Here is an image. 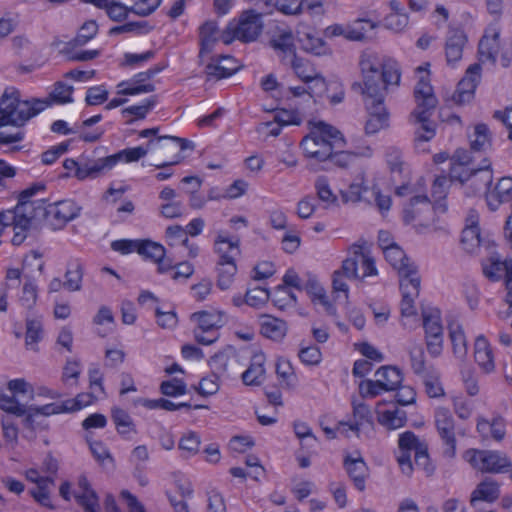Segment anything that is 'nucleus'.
I'll return each mask as SVG.
<instances>
[{"instance_id": "3c124183", "label": "nucleus", "mask_w": 512, "mask_h": 512, "mask_svg": "<svg viewBox=\"0 0 512 512\" xmlns=\"http://www.w3.org/2000/svg\"><path fill=\"white\" fill-rule=\"evenodd\" d=\"M285 65H290L297 77L305 83L313 79L317 70L305 59L297 57V55L289 60Z\"/></svg>"}, {"instance_id": "2f4dec72", "label": "nucleus", "mask_w": 512, "mask_h": 512, "mask_svg": "<svg viewBox=\"0 0 512 512\" xmlns=\"http://www.w3.org/2000/svg\"><path fill=\"white\" fill-rule=\"evenodd\" d=\"M191 319L197 323L195 330H219L225 323L220 311H198L191 315Z\"/></svg>"}, {"instance_id": "f704fd0d", "label": "nucleus", "mask_w": 512, "mask_h": 512, "mask_svg": "<svg viewBox=\"0 0 512 512\" xmlns=\"http://www.w3.org/2000/svg\"><path fill=\"white\" fill-rule=\"evenodd\" d=\"M474 357L479 367L486 373L494 370L492 350L484 336L477 337L474 345Z\"/></svg>"}, {"instance_id": "72a5a7b5", "label": "nucleus", "mask_w": 512, "mask_h": 512, "mask_svg": "<svg viewBox=\"0 0 512 512\" xmlns=\"http://www.w3.org/2000/svg\"><path fill=\"white\" fill-rule=\"evenodd\" d=\"M260 325L262 335L275 341L283 339L287 332L286 323L270 315H262Z\"/></svg>"}, {"instance_id": "4c0bfd02", "label": "nucleus", "mask_w": 512, "mask_h": 512, "mask_svg": "<svg viewBox=\"0 0 512 512\" xmlns=\"http://www.w3.org/2000/svg\"><path fill=\"white\" fill-rule=\"evenodd\" d=\"M83 270V264L79 259H73L68 262L65 272V289L71 292L81 289Z\"/></svg>"}, {"instance_id": "de8ad7c7", "label": "nucleus", "mask_w": 512, "mask_h": 512, "mask_svg": "<svg viewBox=\"0 0 512 512\" xmlns=\"http://www.w3.org/2000/svg\"><path fill=\"white\" fill-rule=\"evenodd\" d=\"M276 374L281 385L286 389H294L297 385V376L291 363L285 359H279L276 363Z\"/></svg>"}, {"instance_id": "20e7f679", "label": "nucleus", "mask_w": 512, "mask_h": 512, "mask_svg": "<svg viewBox=\"0 0 512 512\" xmlns=\"http://www.w3.org/2000/svg\"><path fill=\"white\" fill-rule=\"evenodd\" d=\"M49 102L40 99L21 100L20 92L11 87L0 98V128L23 127L32 117L42 112Z\"/></svg>"}, {"instance_id": "4d7b16f0", "label": "nucleus", "mask_w": 512, "mask_h": 512, "mask_svg": "<svg viewBox=\"0 0 512 512\" xmlns=\"http://www.w3.org/2000/svg\"><path fill=\"white\" fill-rule=\"evenodd\" d=\"M54 486L53 483H46L42 481V484L37 485L35 488L29 490V494L33 499L40 505L49 509H54V505L50 499L51 488Z\"/></svg>"}, {"instance_id": "9b49d317", "label": "nucleus", "mask_w": 512, "mask_h": 512, "mask_svg": "<svg viewBox=\"0 0 512 512\" xmlns=\"http://www.w3.org/2000/svg\"><path fill=\"white\" fill-rule=\"evenodd\" d=\"M148 148H150V150H158V154L162 158H165L169 155H174L177 152H180V151H183L186 149H193L194 144L185 138H180V137H176V136H160V137H157L156 139H151L148 142ZM179 162H180V157L175 155L174 159L163 160L159 163L154 164V166L159 169L167 168L169 166L176 165Z\"/></svg>"}, {"instance_id": "680f3d73", "label": "nucleus", "mask_w": 512, "mask_h": 512, "mask_svg": "<svg viewBox=\"0 0 512 512\" xmlns=\"http://www.w3.org/2000/svg\"><path fill=\"white\" fill-rule=\"evenodd\" d=\"M237 67H224L219 59L212 60L206 65L205 73L209 78L222 79L233 75Z\"/></svg>"}, {"instance_id": "a19ab883", "label": "nucleus", "mask_w": 512, "mask_h": 512, "mask_svg": "<svg viewBox=\"0 0 512 512\" xmlns=\"http://www.w3.org/2000/svg\"><path fill=\"white\" fill-rule=\"evenodd\" d=\"M112 420L116 426L117 432L124 438H130L132 434H136V426L131 416L121 408L112 410Z\"/></svg>"}, {"instance_id": "f8f14e48", "label": "nucleus", "mask_w": 512, "mask_h": 512, "mask_svg": "<svg viewBox=\"0 0 512 512\" xmlns=\"http://www.w3.org/2000/svg\"><path fill=\"white\" fill-rule=\"evenodd\" d=\"M422 318L427 349L432 356L436 357L441 353L443 344L440 310L435 307H423Z\"/></svg>"}, {"instance_id": "49530a36", "label": "nucleus", "mask_w": 512, "mask_h": 512, "mask_svg": "<svg viewBox=\"0 0 512 512\" xmlns=\"http://www.w3.org/2000/svg\"><path fill=\"white\" fill-rule=\"evenodd\" d=\"M470 147L474 152L485 151L491 146L489 129L486 124L480 123L474 127V132L469 136Z\"/></svg>"}, {"instance_id": "4be33fe9", "label": "nucleus", "mask_w": 512, "mask_h": 512, "mask_svg": "<svg viewBox=\"0 0 512 512\" xmlns=\"http://www.w3.org/2000/svg\"><path fill=\"white\" fill-rule=\"evenodd\" d=\"M349 426V430L358 433L365 427L373 426V419L370 408L365 403H355L353 402V414L352 419L348 422H339L337 427V431L343 433L341 427Z\"/></svg>"}, {"instance_id": "13d9d810", "label": "nucleus", "mask_w": 512, "mask_h": 512, "mask_svg": "<svg viewBox=\"0 0 512 512\" xmlns=\"http://www.w3.org/2000/svg\"><path fill=\"white\" fill-rule=\"evenodd\" d=\"M42 338V323L39 319H28L26 323L25 342L28 347L36 349V343Z\"/></svg>"}, {"instance_id": "774afa93", "label": "nucleus", "mask_w": 512, "mask_h": 512, "mask_svg": "<svg viewBox=\"0 0 512 512\" xmlns=\"http://www.w3.org/2000/svg\"><path fill=\"white\" fill-rule=\"evenodd\" d=\"M103 8L106 10L109 18L113 21L125 20L131 12L128 6L116 1H107Z\"/></svg>"}, {"instance_id": "a878e982", "label": "nucleus", "mask_w": 512, "mask_h": 512, "mask_svg": "<svg viewBox=\"0 0 512 512\" xmlns=\"http://www.w3.org/2000/svg\"><path fill=\"white\" fill-rule=\"evenodd\" d=\"M344 466L355 487L363 491L365 489V480L368 476V467L363 458L360 455L357 457L348 455L345 457Z\"/></svg>"}, {"instance_id": "c85d7f7f", "label": "nucleus", "mask_w": 512, "mask_h": 512, "mask_svg": "<svg viewBox=\"0 0 512 512\" xmlns=\"http://www.w3.org/2000/svg\"><path fill=\"white\" fill-rule=\"evenodd\" d=\"M430 210L431 203L429 198L426 195H415L404 207L403 220L406 224H410L417 219H425L423 214L430 212Z\"/></svg>"}, {"instance_id": "09e8293b", "label": "nucleus", "mask_w": 512, "mask_h": 512, "mask_svg": "<svg viewBox=\"0 0 512 512\" xmlns=\"http://www.w3.org/2000/svg\"><path fill=\"white\" fill-rule=\"evenodd\" d=\"M236 273V263H217V286L221 290L229 289L234 281Z\"/></svg>"}, {"instance_id": "dca6fc26", "label": "nucleus", "mask_w": 512, "mask_h": 512, "mask_svg": "<svg viewBox=\"0 0 512 512\" xmlns=\"http://www.w3.org/2000/svg\"><path fill=\"white\" fill-rule=\"evenodd\" d=\"M144 259L151 260L158 264V272L164 273L172 268V263L163 262L166 254L165 248L154 241L149 239H140L136 251Z\"/></svg>"}, {"instance_id": "b1692460", "label": "nucleus", "mask_w": 512, "mask_h": 512, "mask_svg": "<svg viewBox=\"0 0 512 512\" xmlns=\"http://www.w3.org/2000/svg\"><path fill=\"white\" fill-rule=\"evenodd\" d=\"M240 240L238 238H229L219 233L214 242L215 252L219 256L217 263H236V258L240 255Z\"/></svg>"}, {"instance_id": "ddd939ff", "label": "nucleus", "mask_w": 512, "mask_h": 512, "mask_svg": "<svg viewBox=\"0 0 512 512\" xmlns=\"http://www.w3.org/2000/svg\"><path fill=\"white\" fill-rule=\"evenodd\" d=\"M480 78L481 65L479 63L470 65L466 70L465 76L458 83L452 100L458 105H464L472 101Z\"/></svg>"}, {"instance_id": "f3484780", "label": "nucleus", "mask_w": 512, "mask_h": 512, "mask_svg": "<svg viewBox=\"0 0 512 512\" xmlns=\"http://www.w3.org/2000/svg\"><path fill=\"white\" fill-rule=\"evenodd\" d=\"M74 498L85 512H98V495L91 487L87 477L84 475H81L78 478L77 490L74 492Z\"/></svg>"}, {"instance_id": "f257e3e1", "label": "nucleus", "mask_w": 512, "mask_h": 512, "mask_svg": "<svg viewBox=\"0 0 512 512\" xmlns=\"http://www.w3.org/2000/svg\"><path fill=\"white\" fill-rule=\"evenodd\" d=\"M43 186L30 187L21 192L19 202L14 209L2 215L5 225L14 224L13 245H20L27 237V231L38 220L43 219L44 225L56 231L79 216L81 207L73 200H61L45 205L43 200L31 201L30 198Z\"/></svg>"}, {"instance_id": "37998d69", "label": "nucleus", "mask_w": 512, "mask_h": 512, "mask_svg": "<svg viewBox=\"0 0 512 512\" xmlns=\"http://www.w3.org/2000/svg\"><path fill=\"white\" fill-rule=\"evenodd\" d=\"M499 32H494L492 37L483 36L478 45L479 60L496 61V52L498 47Z\"/></svg>"}, {"instance_id": "2eb2a0df", "label": "nucleus", "mask_w": 512, "mask_h": 512, "mask_svg": "<svg viewBox=\"0 0 512 512\" xmlns=\"http://www.w3.org/2000/svg\"><path fill=\"white\" fill-rule=\"evenodd\" d=\"M425 444V442L420 441L419 438L411 431H406L399 435L396 458L400 469L404 474L409 476L413 471L411 452L417 451L419 445Z\"/></svg>"}, {"instance_id": "7c9ffc66", "label": "nucleus", "mask_w": 512, "mask_h": 512, "mask_svg": "<svg viewBox=\"0 0 512 512\" xmlns=\"http://www.w3.org/2000/svg\"><path fill=\"white\" fill-rule=\"evenodd\" d=\"M222 40V35H219V30L216 22L207 21L200 28L201 48L199 58L203 61L204 57L212 52L214 44Z\"/></svg>"}, {"instance_id": "e433bc0d", "label": "nucleus", "mask_w": 512, "mask_h": 512, "mask_svg": "<svg viewBox=\"0 0 512 512\" xmlns=\"http://www.w3.org/2000/svg\"><path fill=\"white\" fill-rule=\"evenodd\" d=\"M144 72L138 73L130 83L121 82L118 87L120 90L118 94L122 95H137L141 93H150L155 90V86L151 83H144L150 78H146Z\"/></svg>"}, {"instance_id": "bf43d9fd", "label": "nucleus", "mask_w": 512, "mask_h": 512, "mask_svg": "<svg viewBox=\"0 0 512 512\" xmlns=\"http://www.w3.org/2000/svg\"><path fill=\"white\" fill-rule=\"evenodd\" d=\"M270 293L266 288L254 287L245 293V303L251 307L259 308L269 300Z\"/></svg>"}, {"instance_id": "423d86ee", "label": "nucleus", "mask_w": 512, "mask_h": 512, "mask_svg": "<svg viewBox=\"0 0 512 512\" xmlns=\"http://www.w3.org/2000/svg\"><path fill=\"white\" fill-rule=\"evenodd\" d=\"M262 16L257 9L243 11L237 22H230L222 33V41L230 44L234 39L248 43L255 41L263 30Z\"/></svg>"}, {"instance_id": "052dcab7", "label": "nucleus", "mask_w": 512, "mask_h": 512, "mask_svg": "<svg viewBox=\"0 0 512 512\" xmlns=\"http://www.w3.org/2000/svg\"><path fill=\"white\" fill-rule=\"evenodd\" d=\"M149 150L150 148H148V145L146 147L138 146L133 148H127L122 151H119L116 154H113L112 157L115 158V165L120 160H124L127 163L135 162L146 156Z\"/></svg>"}, {"instance_id": "4468645a", "label": "nucleus", "mask_w": 512, "mask_h": 512, "mask_svg": "<svg viewBox=\"0 0 512 512\" xmlns=\"http://www.w3.org/2000/svg\"><path fill=\"white\" fill-rule=\"evenodd\" d=\"M383 254L387 262L398 272L399 280L420 277L417 266L399 245L388 248Z\"/></svg>"}, {"instance_id": "c9c22d12", "label": "nucleus", "mask_w": 512, "mask_h": 512, "mask_svg": "<svg viewBox=\"0 0 512 512\" xmlns=\"http://www.w3.org/2000/svg\"><path fill=\"white\" fill-rule=\"evenodd\" d=\"M265 356L262 353L254 354L246 371L242 373V380L246 385H259L264 380Z\"/></svg>"}, {"instance_id": "0eeeda50", "label": "nucleus", "mask_w": 512, "mask_h": 512, "mask_svg": "<svg viewBox=\"0 0 512 512\" xmlns=\"http://www.w3.org/2000/svg\"><path fill=\"white\" fill-rule=\"evenodd\" d=\"M490 161L484 160V165L478 169H471L460 173L461 167H452L450 170L451 180H458L465 186V194L467 196L478 195L488 188L492 183V172L490 168Z\"/></svg>"}, {"instance_id": "5fc2aeb1", "label": "nucleus", "mask_w": 512, "mask_h": 512, "mask_svg": "<svg viewBox=\"0 0 512 512\" xmlns=\"http://www.w3.org/2000/svg\"><path fill=\"white\" fill-rule=\"evenodd\" d=\"M37 285L30 277H25V282L22 287L21 296L19 298L20 304L26 309H32L37 301Z\"/></svg>"}, {"instance_id": "c03bdc74", "label": "nucleus", "mask_w": 512, "mask_h": 512, "mask_svg": "<svg viewBox=\"0 0 512 512\" xmlns=\"http://www.w3.org/2000/svg\"><path fill=\"white\" fill-rule=\"evenodd\" d=\"M449 337L452 342L454 354L462 358L467 353V341L463 328L457 323H449Z\"/></svg>"}, {"instance_id": "cd10ccee", "label": "nucleus", "mask_w": 512, "mask_h": 512, "mask_svg": "<svg viewBox=\"0 0 512 512\" xmlns=\"http://www.w3.org/2000/svg\"><path fill=\"white\" fill-rule=\"evenodd\" d=\"M356 264L357 259H345L342 262V266L340 269L334 271L332 277V285L333 289L337 292H344L347 296L348 294V284L346 283V279L353 280L356 277Z\"/></svg>"}, {"instance_id": "603ef678", "label": "nucleus", "mask_w": 512, "mask_h": 512, "mask_svg": "<svg viewBox=\"0 0 512 512\" xmlns=\"http://www.w3.org/2000/svg\"><path fill=\"white\" fill-rule=\"evenodd\" d=\"M510 260L511 259L501 261L498 258L491 257L488 263H483L482 265L484 275L492 281H497L502 277V273L504 272V277L506 278L507 263Z\"/></svg>"}, {"instance_id": "bb28decb", "label": "nucleus", "mask_w": 512, "mask_h": 512, "mask_svg": "<svg viewBox=\"0 0 512 512\" xmlns=\"http://www.w3.org/2000/svg\"><path fill=\"white\" fill-rule=\"evenodd\" d=\"M357 259L355 279L377 275L374 259L361 246H353L346 259Z\"/></svg>"}, {"instance_id": "39448f33", "label": "nucleus", "mask_w": 512, "mask_h": 512, "mask_svg": "<svg viewBox=\"0 0 512 512\" xmlns=\"http://www.w3.org/2000/svg\"><path fill=\"white\" fill-rule=\"evenodd\" d=\"M345 143V139L338 129L320 121L302 139L301 147L308 158L327 161L332 151L343 149Z\"/></svg>"}, {"instance_id": "0e129e2a", "label": "nucleus", "mask_w": 512, "mask_h": 512, "mask_svg": "<svg viewBox=\"0 0 512 512\" xmlns=\"http://www.w3.org/2000/svg\"><path fill=\"white\" fill-rule=\"evenodd\" d=\"M0 408L18 417L24 415L26 412V406L20 404L14 395L9 396L4 393H0Z\"/></svg>"}, {"instance_id": "e2e57ef3", "label": "nucleus", "mask_w": 512, "mask_h": 512, "mask_svg": "<svg viewBox=\"0 0 512 512\" xmlns=\"http://www.w3.org/2000/svg\"><path fill=\"white\" fill-rule=\"evenodd\" d=\"M162 0H133L129 6L131 13L140 17H146L152 14L161 4Z\"/></svg>"}, {"instance_id": "c756f323", "label": "nucleus", "mask_w": 512, "mask_h": 512, "mask_svg": "<svg viewBox=\"0 0 512 512\" xmlns=\"http://www.w3.org/2000/svg\"><path fill=\"white\" fill-rule=\"evenodd\" d=\"M382 402H379L376 407L378 422L389 430L401 428L406 422L405 411L393 406L392 409L381 410Z\"/></svg>"}, {"instance_id": "ea45409f", "label": "nucleus", "mask_w": 512, "mask_h": 512, "mask_svg": "<svg viewBox=\"0 0 512 512\" xmlns=\"http://www.w3.org/2000/svg\"><path fill=\"white\" fill-rule=\"evenodd\" d=\"M375 376L387 391L396 390L403 381L401 371L393 366H382L376 371Z\"/></svg>"}, {"instance_id": "6e6d98bb", "label": "nucleus", "mask_w": 512, "mask_h": 512, "mask_svg": "<svg viewBox=\"0 0 512 512\" xmlns=\"http://www.w3.org/2000/svg\"><path fill=\"white\" fill-rule=\"evenodd\" d=\"M422 378L425 392L430 398H439L445 395L438 373L428 372Z\"/></svg>"}, {"instance_id": "58836bf2", "label": "nucleus", "mask_w": 512, "mask_h": 512, "mask_svg": "<svg viewBox=\"0 0 512 512\" xmlns=\"http://www.w3.org/2000/svg\"><path fill=\"white\" fill-rule=\"evenodd\" d=\"M347 40L349 41H365L367 32L378 27V23L366 18H358L348 24Z\"/></svg>"}, {"instance_id": "412c9836", "label": "nucleus", "mask_w": 512, "mask_h": 512, "mask_svg": "<svg viewBox=\"0 0 512 512\" xmlns=\"http://www.w3.org/2000/svg\"><path fill=\"white\" fill-rule=\"evenodd\" d=\"M478 216L472 212L467 218V225L462 231L461 245L468 253H475L484 240L480 235V228L477 223Z\"/></svg>"}, {"instance_id": "1a4fd4ad", "label": "nucleus", "mask_w": 512, "mask_h": 512, "mask_svg": "<svg viewBox=\"0 0 512 512\" xmlns=\"http://www.w3.org/2000/svg\"><path fill=\"white\" fill-rule=\"evenodd\" d=\"M389 94H364L363 101L368 111L365 124L366 134L373 135L389 126V112L384 100Z\"/></svg>"}, {"instance_id": "864d4df0", "label": "nucleus", "mask_w": 512, "mask_h": 512, "mask_svg": "<svg viewBox=\"0 0 512 512\" xmlns=\"http://www.w3.org/2000/svg\"><path fill=\"white\" fill-rule=\"evenodd\" d=\"M98 32V25L95 21H86L79 29L76 37L68 44L72 47L84 46L93 39Z\"/></svg>"}, {"instance_id": "69168bd1", "label": "nucleus", "mask_w": 512, "mask_h": 512, "mask_svg": "<svg viewBox=\"0 0 512 512\" xmlns=\"http://www.w3.org/2000/svg\"><path fill=\"white\" fill-rule=\"evenodd\" d=\"M303 48L315 55H323L327 51V47L325 45V42L312 34H305L303 38L300 39Z\"/></svg>"}, {"instance_id": "7ed1b4c3", "label": "nucleus", "mask_w": 512, "mask_h": 512, "mask_svg": "<svg viewBox=\"0 0 512 512\" xmlns=\"http://www.w3.org/2000/svg\"><path fill=\"white\" fill-rule=\"evenodd\" d=\"M414 97L417 106L411 113V119L415 124H419L415 131V145L420 148L421 144L430 141L436 134L435 124L430 121V116L438 100L427 77H420L414 89Z\"/></svg>"}, {"instance_id": "8fccbe9b", "label": "nucleus", "mask_w": 512, "mask_h": 512, "mask_svg": "<svg viewBox=\"0 0 512 512\" xmlns=\"http://www.w3.org/2000/svg\"><path fill=\"white\" fill-rule=\"evenodd\" d=\"M200 444V436L191 431L180 438L178 448L182 453V457L187 459L199 452Z\"/></svg>"}, {"instance_id": "9d476101", "label": "nucleus", "mask_w": 512, "mask_h": 512, "mask_svg": "<svg viewBox=\"0 0 512 512\" xmlns=\"http://www.w3.org/2000/svg\"><path fill=\"white\" fill-rule=\"evenodd\" d=\"M434 423L437 433L442 441L443 456L453 459L456 456L455 421L452 413L446 407H438L434 413Z\"/></svg>"}, {"instance_id": "6ab92c4d", "label": "nucleus", "mask_w": 512, "mask_h": 512, "mask_svg": "<svg viewBox=\"0 0 512 512\" xmlns=\"http://www.w3.org/2000/svg\"><path fill=\"white\" fill-rule=\"evenodd\" d=\"M486 201L492 211L497 210L501 204L512 202V178H500L493 189L486 192Z\"/></svg>"}, {"instance_id": "6e6552de", "label": "nucleus", "mask_w": 512, "mask_h": 512, "mask_svg": "<svg viewBox=\"0 0 512 512\" xmlns=\"http://www.w3.org/2000/svg\"><path fill=\"white\" fill-rule=\"evenodd\" d=\"M463 457L474 469L487 473H502L511 464L507 456L498 451L468 449Z\"/></svg>"}, {"instance_id": "aec40b11", "label": "nucleus", "mask_w": 512, "mask_h": 512, "mask_svg": "<svg viewBox=\"0 0 512 512\" xmlns=\"http://www.w3.org/2000/svg\"><path fill=\"white\" fill-rule=\"evenodd\" d=\"M271 47L279 53L281 61L286 64L296 56L294 36L291 29H281L270 39Z\"/></svg>"}, {"instance_id": "473e14b6", "label": "nucleus", "mask_w": 512, "mask_h": 512, "mask_svg": "<svg viewBox=\"0 0 512 512\" xmlns=\"http://www.w3.org/2000/svg\"><path fill=\"white\" fill-rule=\"evenodd\" d=\"M500 494L497 482L486 479L479 483L471 494L470 503L473 507L477 508L480 501L494 502Z\"/></svg>"}, {"instance_id": "a211bd4d", "label": "nucleus", "mask_w": 512, "mask_h": 512, "mask_svg": "<svg viewBox=\"0 0 512 512\" xmlns=\"http://www.w3.org/2000/svg\"><path fill=\"white\" fill-rule=\"evenodd\" d=\"M400 289L402 292L401 301V314L402 316L415 315L416 310L414 307V301L419 296L421 278H410L409 280H399Z\"/></svg>"}, {"instance_id": "f03ea898", "label": "nucleus", "mask_w": 512, "mask_h": 512, "mask_svg": "<svg viewBox=\"0 0 512 512\" xmlns=\"http://www.w3.org/2000/svg\"><path fill=\"white\" fill-rule=\"evenodd\" d=\"M362 82L354 83L352 89L364 94H392L401 82L398 62L371 49L364 50L359 57Z\"/></svg>"}, {"instance_id": "5701e85b", "label": "nucleus", "mask_w": 512, "mask_h": 512, "mask_svg": "<svg viewBox=\"0 0 512 512\" xmlns=\"http://www.w3.org/2000/svg\"><path fill=\"white\" fill-rule=\"evenodd\" d=\"M115 166L112 155L95 160L82 159V167L78 171V179L97 178Z\"/></svg>"}, {"instance_id": "79ce46f5", "label": "nucleus", "mask_w": 512, "mask_h": 512, "mask_svg": "<svg viewBox=\"0 0 512 512\" xmlns=\"http://www.w3.org/2000/svg\"><path fill=\"white\" fill-rule=\"evenodd\" d=\"M238 361L236 351L232 347H227L224 350L216 353L211 357V366L220 373L227 372Z\"/></svg>"}, {"instance_id": "a18cd8bd", "label": "nucleus", "mask_w": 512, "mask_h": 512, "mask_svg": "<svg viewBox=\"0 0 512 512\" xmlns=\"http://www.w3.org/2000/svg\"><path fill=\"white\" fill-rule=\"evenodd\" d=\"M38 415L39 414L33 410V406L26 407V412L23 415L24 438L34 440L37 430H45L47 428L46 424L36 420Z\"/></svg>"}, {"instance_id": "338daca9", "label": "nucleus", "mask_w": 512, "mask_h": 512, "mask_svg": "<svg viewBox=\"0 0 512 512\" xmlns=\"http://www.w3.org/2000/svg\"><path fill=\"white\" fill-rule=\"evenodd\" d=\"M307 83L309 84L308 94L310 97H323L332 88V84H327L324 77L318 72Z\"/></svg>"}, {"instance_id": "393cba45", "label": "nucleus", "mask_w": 512, "mask_h": 512, "mask_svg": "<svg viewBox=\"0 0 512 512\" xmlns=\"http://www.w3.org/2000/svg\"><path fill=\"white\" fill-rule=\"evenodd\" d=\"M466 42L467 37L462 30L452 29L448 32L445 43V55L449 65H453L461 60Z\"/></svg>"}]
</instances>
